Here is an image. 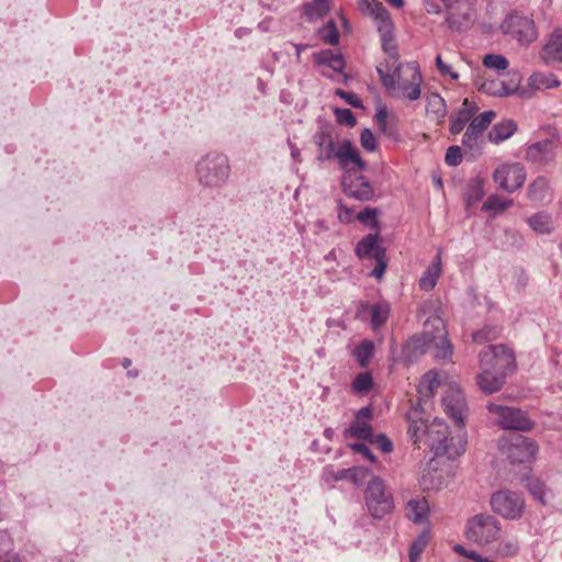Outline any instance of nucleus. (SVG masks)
Segmentation results:
<instances>
[{"label":"nucleus","instance_id":"34","mask_svg":"<svg viewBox=\"0 0 562 562\" xmlns=\"http://www.w3.org/2000/svg\"><path fill=\"white\" fill-rule=\"evenodd\" d=\"M439 385L440 380L438 373L431 371L427 372L418 385V393L420 397H431Z\"/></svg>","mask_w":562,"mask_h":562},{"label":"nucleus","instance_id":"59","mask_svg":"<svg viewBox=\"0 0 562 562\" xmlns=\"http://www.w3.org/2000/svg\"><path fill=\"white\" fill-rule=\"evenodd\" d=\"M0 552L8 553L9 551H11V539L5 532H0Z\"/></svg>","mask_w":562,"mask_h":562},{"label":"nucleus","instance_id":"1","mask_svg":"<svg viewBox=\"0 0 562 562\" xmlns=\"http://www.w3.org/2000/svg\"><path fill=\"white\" fill-rule=\"evenodd\" d=\"M407 420L411 439L419 448L424 445L436 457H447L450 460L464 452L467 443L464 437L461 435L451 437L445 422L435 418L430 425H427L417 408L407 414Z\"/></svg>","mask_w":562,"mask_h":562},{"label":"nucleus","instance_id":"51","mask_svg":"<svg viewBox=\"0 0 562 562\" xmlns=\"http://www.w3.org/2000/svg\"><path fill=\"white\" fill-rule=\"evenodd\" d=\"M360 144L368 151H374L376 149L375 136L369 128H363L360 134Z\"/></svg>","mask_w":562,"mask_h":562},{"label":"nucleus","instance_id":"45","mask_svg":"<svg viewBox=\"0 0 562 562\" xmlns=\"http://www.w3.org/2000/svg\"><path fill=\"white\" fill-rule=\"evenodd\" d=\"M483 65L490 69L505 70L508 68L509 63L503 55L487 54L483 59Z\"/></svg>","mask_w":562,"mask_h":562},{"label":"nucleus","instance_id":"60","mask_svg":"<svg viewBox=\"0 0 562 562\" xmlns=\"http://www.w3.org/2000/svg\"><path fill=\"white\" fill-rule=\"evenodd\" d=\"M496 113L492 110H488V111H485L483 113H481L480 115H477V117L481 119V121H483L485 124L490 125L493 121V119L495 117Z\"/></svg>","mask_w":562,"mask_h":562},{"label":"nucleus","instance_id":"50","mask_svg":"<svg viewBox=\"0 0 562 562\" xmlns=\"http://www.w3.org/2000/svg\"><path fill=\"white\" fill-rule=\"evenodd\" d=\"M369 441L376 445L384 453H390L393 450L392 441L384 434L372 435Z\"/></svg>","mask_w":562,"mask_h":562},{"label":"nucleus","instance_id":"27","mask_svg":"<svg viewBox=\"0 0 562 562\" xmlns=\"http://www.w3.org/2000/svg\"><path fill=\"white\" fill-rule=\"evenodd\" d=\"M552 143L550 140H542L528 146L526 150L527 160L542 165L551 158Z\"/></svg>","mask_w":562,"mask_h":562},{"label":"nucleus","instance_id":"41","mask_svg":"<svg viewBox=\"0 0 562 562\" xmlns=\"http://www.w3.org/2000/svg\"><path fill=\"white\" fill-rule=\"evenodd\" d=\"M501 329L497 326H484L482 329L473 333L472 338L476 344L492 341L498 337Z\"/></svg>","mask_w":562,"mask_h":562},{"label":"nucleus","instance_id":"28","mask_svg":"<svg viewBox=\"0 0 562 562\" xmlns=\"http://www.w3.org/2000/svg\"><path fill=\"white\" fill-rule=\"evenodd\" d=\"M517 131V124L513 120H504L496 123L488 133V140L493 144H501L508 139Z\"/></svg>","mask_w":562,"mask_h":562},{"label":"nucleus","instance_id":"43","mask_svg":"<svg viewBox=\"0 0 562 562\" xmlns=\"http://www.w3.org/2000/svg\"><path fill=\"white\" fill-rule=\"evenodd\" d=\"M373 379L370 372L364 371L356 375L352 381V389L358 393L369 392L372 387Z\"/></svg>","mask_w":562,"mask_h":562},{"label":"nucleus","instance_id":"48","mask_svg":"<svg viewBox=\"0 0 562 562\" xmlns=\"http://www.w3.org/2000/svg\"><path fill=\"white\" fill-rule=\"evenodd\" d=\"M334 113H335L337 123H339L341 125L353 127L357 124L356 116L349 109L336 108Z\"/></svg>","mask_w":562,"mask_h":562},{"label":"nucleus","instance_id":"11","mask_svg":"<svg viewBox=\"0 0 562 562\" xmlns=\"http://www.w3.org/2000/svg\"><path fill=\"white\" fill-rule=\"evenodd\" d=\"M491 506L494 513L505 519H519L525 509V499L521 494L509 490L495 492L491 496Z\"/></svg>","mask_w":562,"mask_h":562},{"label":"nucleus","instance_id":"25","mask_svg":"<svg viewBox=\"0 0 562 562\" xmlns=\"http://www.w3.org/2000/svg\"><path fill=\"white\" fill-rule=\"evenodd\" d=\"M441 250L438 251L431 265L424 271L419 279V286L424 291L432 290L441 274Z\"/></svg>","mask_w":562,"mask_h":562},{"label":"nucleus","instance_id":"18","mask_svg":"<svg viewBox=\"0 0 562 562\" xmlns=\"http://www.w3.org/2000/svg\"><path fill=\"white\" fill-rule=\"evenodd\" d=\"M344 192L349 198L358 201H370L373 198V189L369 180L363 176L355 177L353 179H345L342 181Z\"/></svg>","mask_w":562,"mask_h":562},{"label":"nucleus","instance_id":"5","mask_svg":"<svg viewBox=\"0 0 562 562\" xmlns=\"http://www.w3.org/2000/svg\"><path fill=\"white\" fill-rule=\"evenodd\" d=\"M314 138L319 151L317 160L325 161L337 158L340 167L344 169H348L350 162L355 164L359 170L366 168L364 160H362L358 149L349 139L342 140L337 148L331 132L328 128H322L315 134Z\"/></svg>","mask_w":562,"mask_h":562},{"label":"nucleus","instance_id":"19","mask_svg":"<svg viewBox=\"0 0 562 562\" xmlns=\"http://www.w3.org/2000/svg\"><path fill=\"white\" fill-rule=\"evenodd\" d=\"M477 110L479 108L476 104L465 98L461 108L450 116V133L453 135L460 134L467 123L472 121V117Z\"/></svg>","mask_w":562,"mask_h":562},{"label":"nucleus","instance_id":"22","mask_svg":"<svg viewBox=\"0 0 562 562\" xmlns=\"http://www.w3.org/2000/svg\"><path fill=\"white\" fill-rule=\"evenodd\" d=\"M541 57L547 64L562 61V31H554L541 50Z\"/></svg>","mask_w":562,"mask_h":562},{"label":"nucleus","instance_id":"40","mask_svg":"<svg viewBox=\"0 0 562 562\" xmlns=\"http://www.w3.org/2000/svg\"><path fill=\"white\" fill-rule=\"evenodd\" d=\"M362 469L358 468H350V469H342L338 470L337 472H334L331 468H325L323 476L325 480L333 479L334 481H341L347 477H351L352 480H356L359 472H362Z\"/></svg>","mask_w":562,"mask_h":562},{"label":"nucleus","instance_id":"14","mask_svg":"<svg viewBox=\"0 0 562 562\" xmlns=\"http://www.w3.org/2000/svg\"><path fill=\"white\" fill-rule=\"evenodd\" d=\"M442 405L447 415L461 428L464 424L467 412V402L463 392L458 386H449L442 396Z\"/></svg>","mask_w":562,"mask_h":562},{"label":"nucleus","instance_id":"44","mask_svg":"<svg viewBox=\"0 0 562 562\" xmlns=\"http://www.w3.org/2000/svg\"><path fill=\"white\" fill-rule=\"evenodd\" d=\"M374 122L382 133L393 135L394 127L387 121L386 106L382 105L378 109V112L374 115Z\"/></svg>","mask_w":562,"mask_h":562},{"label":"nucleus","instance_id":"6","mask_svg":"<svg viewBox=\"0 0 562 562\" xmlns=\"http://www.w3.org/2000/svg\"><path fill=\"white\" fill-rule=\"evenodd\" d=\"M367 9L371 16L374 19L378 32L381 37L383 50L391 57H398L394 36V24L390 13L382 2L375 0L369 1Z\"/></svg>","mask_w":562,"mask_h":562},{"label":"nucleus","instance_id":"16","mask_svg":"<svg viewBox=\"0 0 562 562\" xmlns=\"http://www.w3.org/2000/svg\"><path fill=\"white\" fill-rule=\"evenodd\" d=\"M371 418V407H362L356 413L355 419L351 422L349 428L345 430V436L369 440L373 435L372 428L368 423Z\"/></svg>","mask_w":562,"mask_h":562},{"label":"nucleus","instance_id":"17","mask_svg":"<svg viewBox=\"0 0 562 562\" xmlns=\"http://www.w3.org/2000/svg\"><path fill=\"white\" fill-rule=\"evenodd\" d=\"M401 69L402 64L398 61V57L391 56L376 67L381 83L387 91H395L396 82L401 77Z\"/></svg>","mask_w":562,"mask_h":562},{"label":"nucleus","instance_id":"53","mask_svg":"<svg viewBox=\"0 0 562 562\" xmlns=\"http://www.w3.org/2000/svg\"><path fill=\"white\" fill-rule=\"evenodd\" d=\"M436 66L441 76H446V77L448 76L452 80H457L459 78V74L453 71L451 69L450 65L446 64L442 60L440 55H437V57H436Z\"/></svg>","mask_w":562,"mask_h":562},{"label":"nucleus","instance_id":"46","mask_svg":"<svg viewBox=\"0 0 562 562\" xmlns=\"http://www.w3.org/2000/svg\"><path fill=\"white\" fill-rule=\"evenodd\" d=\"M479 137L475 134H471V132L467 128L463 137H462V145L465 148V150L470 151V155L472 158L477 157L481 154V148L479 146Z\"/></svg>","mask_w":562,"mask_h":562},{"label":"nucleus","instance_id":"64","mask_svg":"<svg viewBox=\"0 0 562 562\" xmlns=\"http://www.w3.org/2000/svg\"><path fill=\"white\" fill-rule=\"evenodd\" d=\"M1 562H21L16 554L5 555Z\"/></svg>","mask_w":562,"mask_h":562},{"label":"nucleus","instance_id":"2","mask_svg":"<svg viewBox=\"0 0 562 562\" xmlns=\"http://www.w3.org/2000/svg\"><path fill=\"white\" fill-rule=\"evenodd\" d=\"M430 350H434L436 359L446 360L452 356L445 322L438 315L426 318L423 333L412 336L402 347V357L407 363H413Z\"/></svg>","mask_w":562,"mask_h":562},{"label":"nucleus","instance_id":"32","mask_svg":"<svg viewBox=\"0 0 562 562\" xmlns=\"http://www.w3.org/2000/svg\"><path fill=\"white\" fill-rule=\"evenodd\" d=\"M426 111L436 120L443 119L446 115V101L439 93H430L427 97Z\"/></svg>","mask_w":562,"mask_h":562},{"label":"nucleus","instance_id":"63","mask_svg":"<svg viewBox=\"0 0 562 562\" xmlns=\"http://www.w3.org/2000/svg\"><path fill=\"white\" fill-rule=\"evenodd\" d=\"M463 557L469 558L470 560L479 562L480 554H477L475 551L468 550L463 552Z\"/></svg>","mask_w":562,"mask_h":562},{"label":"nucleus","instance_id":"49","mask_svg":"<svg viewBox=\"0 0 562 562\" xmlns=\"http://www.w3.org/2000/svg\"><path fill=\"white\" fill-rule=\"evenodd\" d=\"M445 161L448 166L457 167L462 162V150L459 146L453 145L448 147L445 156Z\"/></svg>","mask_w":562,"mask_h":562},{"label":"nucleus","instance_id":"54","mask_svg":"<svg viewBox=\"0 0 562 562\" xmlns=\"http://www.w3.org/2000/svg\"><path fill=\"white\" fill-rule=\"evenodd\" d=\"M350 448L352 451L361 454L366 459H368L370 462H375V457L372 453V451L369 449V447L364 442H356L351 443Z\"/></svg>","mask_w":562,"mask_h":562},{"label":"nucleus","instance_id":"61","mask_svg":"<svg viewBox=\"0 0 562 562\" xmlns=\"http://www.w3.org/2000/svg\"><path fill=\"white\" fill-rule=\"evenodd\" d=\"M352 215V210L349 207L341 206V211L339 213V220L341 222H348L350 221Z\"/></svg>","mask_w":562,"mask_h":562},{"label":"nucleus","instance_id":"23","mask_svg":"<svg viewBox=\"0 0 562 562\" xmlns=\"http://www.w3.org/2000/svg\"><path fill=\"white\" fill-rule=\"evenodd\" d=\"M429 505L425 497H415L406 504V517L414 524H424L428 520Z\"/></svg>","mask_w":562,"mask_h":562},{"label":"nucleus","instance_id":"12","mask_svg":"<svg viewBox=\"0 0 562 562\" xmlns=\"http://www.w3.org/2000/svg\"><path fill=\"white\" fill-rule=\"evenodd\" d=\"M493 180L498 188L513 193L522 187L526 180L525 168L520 164L502 165L495 169Z\"/></svg>","mask_w":562,"mask_h":562},{"label":"nucleus","instance_id":"26","mask_svg":"<svg viewBox=\"0 0 562 562\" xmlns=\"http://www.w3.org/2000/svg\"><path fill=\"white\" fill-rule=\"evenodd\" d=\"M520 81V75L517 72H512L509 74L508 80H502L499 82V88L492 90L487 83H483L481 86V90L497 97L512 95L518 90Z\"/></svg>","mask_w":562,"mask_h":562},{"label":"nucleus","instance_id":"47","mask_svg":"<svg viewBox=\"0 0 562 562\" xmlns=\"http://www.w3.org/2000/svg\"><path fill=\"white\" fill-rule=\"evenodd\" d=\"M497 551L503 557L516 555L519 551V542L515 538L503 539L498 544Z\"/></svg>","mask_w":562,"mask_h":562},{"label":"nucleus","instance_id":"8","mask_svg":"<svg viewBox=\"0 0 562 562\" xmlns=\"http://www.w3.org/2000/svg\"><path fill=\"white\" fill-rule=\"evenodd\" d=\"M486 408L496 416L497 423L503 429L529 431L535 426L527 414L518 407L490 403Z\"/></svg>","mask_w":562,"mask_h":562},{"label":"nucleus","instance_id":"31","mask_svg":"<svg viewBox=\"0 0 562 562\" xmlns=\"http://www.w3.org/2000/svg\"><path fill=\"white\" fill-rule=\"evenodd\" d=\"M390 315V305L386 302H378L371 307V326L373 330H379L387 321Z\"/></svg>","mask_w":562,"mask_h":562},{"label":"nucleus","instance_id":"9","mask_svg":"<svg viewBox=\"0 0 562 562\" xmlns=\"http://www.w3.org/2000/svg\"><path fill=\"white\" fill-rule=\"evenodd\" d=\"M501 29L504 34L516 40L520 45H528L538 37L533 20L517 12L508 14L502 22Z\"/></svg>","mask_w":562,"mask_h":562},{"label":"nucleus","instance_id":"21","mask_svg":"<svg viewBox=\"0 0 562 562\" xmlns=\"http://www.w3.org/2000/svg\"><path fill=\"white\" fill-rule=\"evenodd\" d=\"M528 226L538 235H551L555 231L553 216L547 211H539L526 220Z\"/></svg>","mask_w":562,"mask_h":562},{"label":"nucleus","instance_id":"37","mask_svg":"<svg viewBox=\"0 0 562 562\" xmlns=\"http://www.w3.org/2000/svg\"><path fill=\"white\" fill-rule=\"evenodd\" d=\"M317 35L326 44L337 45L339 43V32L334 20H329L325 25L319 27Z\"/></svg>","mask_w":562,"mask_h":562},{"label":"nucleus","instance_id":"42","mask_svg":"<svg viewBox=\"0 0 562 562\" xmlns=\"http://www.w3.org/2000/svg\"><path fill=\"white\" fill-rule=\"evenodd\" d=\"M513 204L512 200H503L498 195H491L484 202L482 210L483 211H494L501 213L505 211L508 206Z\"/></svg>","mask_w":562,"mask_h":562},{"label":"nucleus","instance_id":"38","mask_svg":"<svg viewBox=\"0 0 562 562\" xmlns=\"http://www.w3.org/2000/svg\"><path fill=\"white\" fill-rule=\"evenodd\" d=\"M484 188L483 181L481 179H475L471 181L468 186L465 192V202L468 206H472L481 201L484 196Z\"/></svg>","mask_w":562,"mask_h":562},{"label":"nucleus","instance_id":"7","mask_svg":"<svg viewBox=\"0 0 562 562\" xmlns=\"http://www.w3.org/2000/svg\"><path fill=\"white\" fill-rule=\"evenodd\" d=\"M366 504L373 518L381 519L393 510V498L386 492L383 480L373 476L366 490Z\"/></svg>","mask_w":562,"mask_h":562},{"label":"nucleus","instance_id":"58","mask_svg":"<svg viewBox=\"0 0 562 562\" xmlns=\"http://www.w3.org/2000/svg\"><path fill=\"white\" fill-rule=\"evenodd\" d=\"M425 10L429 14L441 13V7L436 0H423Z\"/></svg>","mask_w":562,"mask_h":562},{"label":"nucleus","instance_id":"4","mask_svg":"<svg viewBox=\"0 0 562 562\" xmlns=\"http://www.w3.org/2000/svg\"><path fill=\"white\" fill-rule=\"evenodd\" d=\"M194 170L199 184L209 190L224 188L231 177L229 159L218 151H209L201 156L195 162Z\"/></svg>","mask_w":562,"mask_h":562},{"label":"nucleus","instance_id":"20","mask_svg":"<svg viewBox=\"0 0 562 562\" xmlns=\"http://www.w3.org/2000/svg\"><path fill=\"white\" fill-rule=\"evenodd\" d=\"M355 252L360 259H376L386 255L385 249L379 245L378 234L364 236L358 241Z\"/></svg>","mask_w":562,"mask_h":562},{"label":"nucleus","instance_id":"35","mask_svg":"<svg viewBox=\"0 0 562 562\" xmlns=\"http://www.w3.org/2000/svg\"><path fill=\"white\" fill-rule=\"evenodd\" d=\"M549 184L548 181L539 177L532 181L528 187V198L532 202H542L548 196Z\"/></svg>","mask_w":562,"mask_h":562},{"label":"nucleus","instance_id":"57","mask_svg":"<svg viewBox=\"0 0 562 562\" xmlns=\"http://www.w3.org/2000/svg\"><path fill=\"white\" fill-rule=\"evenodd\" d=\"M375 215L376 211L374 209L366 207L358 214L357 217L360 222L364 224H367L370 220L373 221V223L375 224Z\"/></svg>","mask_w":562,"mask_h":562},{"label":"nucleus","instance_id":"24","mask_svg":"<svg viewBox=\"0 0 562 562\" xmlns=\"http://www.w3.org/2000/svg\"><path fill=\"white\" fill-rule=\"evenodd\" d=\"M314 63L318 66H325L335 72H342L345 59L340 53H334L330 49H324L313 55Z\"/></svg>","mask_w":562,"mask_h":562},{"label":"nucleus","instance_id":"29","mask_svg":"<svg viewBox=\"0 0 562 562\" xmlns=\"http://www.w3.org/2000/svg\"><path fill=\"white\" fill-rule=\"evenodd\" d=\"M374 351L375 346L373 341L364 339L352 349L351 356L360 368H367L374 356Z\"/></svg>","mask_w":562,"mask_h":562},{"label":"nucleus","instance_id":"56","mask_svg":"<svg viewBox=\"0 0 562 562\" xmlns=\"http://www.w3.org/2000/svg\"><path fill=\"white\" fill-rule=\"evenodd\" d=\"M374 260L376 261V266L372 270L371 276L376 279H381L386 269V256Z\"/></svg>","mask_w":562,"mask_h":562},{"label":"nucleus","instance_id":"55","mask_svg":"<svg viewBox=\"0 0 562 562\" xmlns=\"http://www.w3.org/2000/svg\"><path fill=\"white\" fill-rule=\"evenodd\" d=\"M487 127H488L487 124H485L483 121H481L480 117L475 116L472 119V121L470 122V124L468 125L467 128L471 132V134L481 136Z\"/></svg>","mask_w":562,"mask_h":562},{"label":"nucleus","instance_id":"36","mask_svg":"<svg viewBox=\"0 0 562 562\" xmlns=\"http://www.w3.org/2000/svg\"><path fill=\"white\" fill-rule=\"evenodd\" d=\"M429 539H430V530L425 529L412 542V544L409 547V553H408L411 562H416L419 559L420 554L427 547Z\"/></svg>","mask_w":562,"mask_h":562},{"label":"nucleus","instance_id":"13","mask_svg":"<svg viewBox=\"0 0 562 562\" xmlns=\"http://www.w3.org/2000/svg\"><path fill=\"white\" fill-rule=\"evenodd\" d=\"M503 449L512 463H525L535 459L538 452V445L532 439L518 436Z\"/></svg>","mask_w":562,"mask_h":562},{"label":"nucleus","instance_id":"33","mask_svg":"<svg viewBox=\"0 0 562 562\" xmlns=\"http://www.w3.org/2000/svg\"><path fill=\"white\" fill-rule=\"evenodd\" d=\"M529 83L537 90L551 89L560 86V81L553 74L536 72L530 76Z\"/></svg>","mask_w":562,"mask_h":562},{"label":"nucleus","instance_id":"3","mask_svg":"<svg viewBox=\"0 0 562 562\" xmlns=\"http://www.w3.org/2000/svg\"><path fill=\"white\" fill-rule=\"evenodd\" d=\"M482 372L477 375V384L485 394L498 392L507 374L516 368L514 352L504 345H488L479 355Z\"/></svg>","mask_w":562,"mask_h":562},{"label":"nucleus","instance_id":"10","mask_svg":"<svg viewBox=\"0 0 562 562\" xmlns=\"http://www.w3.org/2000/svg\"><path fill=\"white\" fill-rule=\"evenodd\" d=\"M501 526L498 520L487 514H479L469 520L467 526V537L479 543L487 544L499 537Z\"/></svg>","mask_w":562,"mask_h":562},{"label":"nucleus","instance_id":"39","mask_svg":"<svg viewBox=\"0 0 562 562\" xmlns=\"http://www.w3.org/2000/svg\"><path fill=\"white\" fill-rule=\"evenodd\" d=\"M526 486L535 499L540 503H546L547 487L546 484L538 477H528Z\"/></svg>","mask_w":562,"mask_h":562},{"label":"nucleus","instance_id":"30","mask_svg":"<svg viewBox=\"0 0 562 562\" xmlns=\"http://www.w3.org/2000/svg\"><path fill=\"white\" fill-rule=\"evenodd\" d=\"M303 9L307 20L314 22L323 19L329 12V0H314L304 4Z\"/></svg>","mask_w":562,"mask_h":562},{"label":"nucleus","instance_id":"15","mask_svg":"<svg viewBox=\"0 0 562 562\" xmlns=\"http://www.w3.org/2000/svg\"><path fill=\"white\" fill-rule=\"evenodd\" d=\"M407 68L412 71L411 80H401L396 82L395 91H389L395 98L406 99L408 101H415L420 98L423 77L417 63L408 64Z\"/></svg>","mask_w":562,"mask_h":562},{"label":"nucleus","instance_id":"62","mask_svg":"<svg viewBox=\"0 0 562 562\" xmlns=\"http://www.w3.org/2000/svg\"><path fill=\"white\" fill-rule=\"evenodd\" d=\"M289 146H290V150H291V156L292 158L296 161V162H300L301 161V151L300 149L296 147L295 144L289 142Z\"/></svg>","mask_w":562,"mask_h":562},{"label":"nucleus","instance_id":"52","mask_svg":"<svg viewBox=\"0 0 562 562\" xmlns=\"http://www.w3.org/2000/svg\"><path fill=\"white\" fill-rule=\"evenodd\" d=\"M335 93H336V95L344 99L351 106H353L356 109H363V103H362L361 99L356 93H353L351 91H346L342 89H337Z\"/></svg>","mask_w":562,"mask_h":562}]
</instances>
